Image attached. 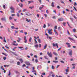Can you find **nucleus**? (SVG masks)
Returning a JSON list of instances; mask_svg holds the SVG:
<instances>
[{
  "label": "nucleus",
  "instance_id": "f257e3e1",
  "mask_svg": "<svg viewBox=\"0 0 77 77\" xmlns=\"http://www.w3.org/2000/svg\"><path fill=\"white\" fill-rule=\"evenodd\" d=\"M47 54L50 57H53V55L52 54H51V52L50 53L49 52H47Z\"/></svg>",
  "mask_w": 77,
  "mask_h": 77
},
{
  "label": "nucleus",
  "instance_id": "f03ea898",
  "mask_svg": "<svg viewBox=\"0 0 77 77\" xmlns=\"http://www.w3.org/2000/svg\"><path fill=\"white\" fill-rule=\"evenodd\" d=\"M68 50H69V51H70L69 53V55L70 56H72V50H71V49H68Z\"/></svg>",
  "mask_w": 77,
  "mask_h": 77
},
{
  "label": "nucleus",
  "instance_id": "7ed1b4c3",
  "mask_svg": "<svg viewBox=\"0 0 77 77\" xmlns=\"http://www.w3.org/2000/svg\"><path fill=\"white\" fill-rule=\"evenodd\" d=\"M58 20L60 22L61 21H63V20H64V19L63 18L61 17L58 19Z\"/></svg>",
  "mask_w": 77,
  "mask_h": 77
},
{
  "label": "nucleus",
  "instance_id": "20e7f679",
  "mask_svg": "<svg viewBox=\"0 0 77 77\" xmlns=\"http://www.w3.org/2000/svg\"><path fill=\"white\" fill-rule=\"evenodd\" d=\"M48 33H49L50 35H51L52 34V32H51V30H52V29H48Z\"/></svg>",
  "mask_w": 77,
  "mask_h": 77
},
{
  "label": "nucleus",
  "instance_id": "39448f33",
  "mask_svg": "<svg viewBox=\"0 0 77 77\" xmlns=\"http://www.w3.org/2000/svg\"><path fill=\"white\" fill-rule=\"evenodd\" d=\"M25 63L27 65H30V63H29V62L28 61H25Z\"/></svg>",
  "mask_w": 77,
  "mask_h": 77
},
{
  "label": "nucleus",
  "instance_id": "423d86ee",
  "mask_svg": "<svg viewBox=\"0 0 77 77\" xmlns=\"http://www.w3.org/2000/svg\"><path fill=\"white\" fill-rule=\"evenodd\" d=\"M34 38H35V39H34L35 44H37L38 42H37V41H36L37 38H36V37L35 36H34Z\"/></svg>",
  "mask_w": 77,
  "mask_h": 77
},
{
  "label": "nucleus",
  "instance_id": "0eeeda50",
  "mask_svg": "<svg viewBox=\"0 0 77 77\" xmlns=\"http://www.w3.org/2000/svg\"><path fill=\"white\" fill-rule=\"evenodd\" d=\"M15 43H16V41H14L13 42V45H14L15 46H17L18 45V44L17 43L16 44H15Z\"/></svg>",
  "mask_w": 77,
  "mask_h": 77
},
{
  "label": "nucleus",
  "instance_id": "6e6552de",
  "mask_svg": "<svg viewBox=\"0 0 77 77\" xmlns=\"http://www.w3.org/2000/svg\"><path fill=\"white\" fill-rule=\"evenodd\" d=\"M24 39L25 40L24 42L25 43H27V38H26V36H24Z\"/></svg>",
  "mask_w": 77,
  "mask_h": 77
},
{
  "label": "nucleus",
  "instance_id": "1a4fd4ad",
  "mask_svg": "<svg viewBox=\"0 0 77 77\" xmlns=\"http://www.w3.org/2000/svg\"><path fill=\"white\" fill-rule=\"evenodd\" d=\"M11 53H12L14 55H15V56H17V54L13 52L12 51H11Z\"/></svg>",
  "mask_w": 77,
  "mask_h": 77
},
{
  "label": "nucleus",
  "instance_id": "9d476101",
  "mask_svg": "<svg viewBox=\"0 0 77 77\" xmlns=\"http://www.w3.org/2000/svg\"><path fill=\"white\" fill-rule=\"evenodd\" d=\"M51 6H52V7H54V2H52L51 4Z\"/></svg>",
  "mask_w": 77,
  "mask_h": 77
},
{
  "label": "nucleus",
  "instance_id": "9b49d317",
  "mask_svg": "<svg viewBox=\"0 0 77 77\" xmlns=\"http://www.w3.org/2000/svg\"><path fill=\"white\" fill-rule=\"evenodd\" d=\"M47 45L46 44L45 45L44 48H43V49H44V50H45L46 49V48H47Z\"/></svg>",
  "mask_w": 77,
  "mask_h": 77
},
{
  "label": "nucleus",
  "instance_id": "f8f14e48",
  "mask_svg": "<svg viewBox=\"0 0 77 77\" xmlns=\"http://www.w3.org/2000/svg\"><path fill=\"white\" fill-rule=\"evenodd\" d=\"M19 60L20 61L21 63H23V60L22 59H19Z\"/></svg>",
  "mask_w": 77,
  "mask_h": 77
},
{
  "label": "nucleus",
  "instance_id": "ddd939ff",
  "mask_svg": "<svg viewBox=\"0 0 77 77\" xmlns=\"http://www.w3.org/2000/svg\"><path fill=\"white\" fill-rule=\"evenodd\" d=\"M53 54H54V55H55V56H57V55H58V54H57L54 52H53Z\"/></svg>",
  "mask_w": 77,
  "mask_h": 77
},
{
  "label": "nucleus",
  "instance_id": "4468645a",
  "mask_svg": "<svg viewBox=\"0 0 77 77\" xmlns=\"http://www.w3.org/2000/svg\"><path fill=\"white\" fill-rule=\"evenodd\" d=\"M42 7H40V8H39V10H41V9H42V8H43V7L44 6V5H42Z\"/></svg>",
  "mask_w": 77,
  "mask_h": 77
},
{
  "label": "nucleus",
  "instance_id": "2eb2a0df",
  "mask_svg": "<svg viewBox=\"0 0 77 77\" xmlns=\"http://www.w3.org/2000/svg\"><path fill=\"white\" fill-rule=\"evenodd\" d=\"M33 2V1H28V4H30V3H32Z\"/></svg>",
  "mask_w": 77,
  "mask_h": 77
},
{
  "label": "nucleus",
  "instance_id": "dca6fc26",
  "mask_svg": "<svg viewBox=\"0 0 77 77\" xmlns=\"http://www.w3.org/2000/svg\"><path fill=\"white\" fill-rule=\"evenodd\" d=\"M10 9H11V10H14V7H13L11 6L10 7Z\"/></svg>",
  "mask_w": 77,
  "mask_h": 77
},
{
  "label": "nucleus",
  "instance_id": "f3484780",
  "mask_svg": "<svg viewBox=\"0 0 77 77\" xmlns=\"http://www.w3.org/2000/svg\"><path fill=\"white\" fill-rule=\"evenodd\" d=\"M14 10H12L11 11V13H15Z\"/></svg>",
  "mask_w": 77,
  "mask_h": 77
},
{
  "label": "nucleus",
  "instance_id": "a211bd4d",
  "mask_svg": "<svg viewBox=\"0 0 77 77\" xmlns=\"http://www.w3.org/2000/svg\"><path fill=\"white\" fill-rule=\"evenodd\" d=\"M31 39H32V37H30L29 40V41L30 42H32V41H31Z\"/></svg>",
  "mask_w": 77,
  "mask_h": 77
},
{
  "label": "nucleus",
  "instance_id": "6ab92c4d",
  "mask_svg": "<svg viewBox=\"0 0 77 77\" xmlns=\"http://www.w3.org/2000/svg\"><path fill=\"white\" fill-rule=\"evenodd\" d=\"M19 6H20V7H21V8H22L23 7V4H20L19 5Z\"/></svg>",
  "mask_w": 77,
  "mask_h": 77
},
{
  "label": "nucleus",
  "instance_id": "aec40b11",
  "mask_svg": "<svg viewBox=\"0 0 77 77\" xmlns=\"http://www.w3.org/2000/svg\"><path fill=\"white\" fill-rule=\"evenodd\" d=\"M38 41L39 43H41V39L39 38L38 39Z\"/></svg>",
  "mask_w": 77,
  "mask_h": 77
},
{
  "label": "nucleus",
  "instance_id": "412c9836",
  "mask_svg": "<svg viewBox=\"0 0 77 77\" xmlns=\"http://www.w3.org/2000/svg\"><path fill=\"white\" fill-rule=\"evenodd\" d=\"M63 25L64 26H65V25L66 24V23H65V22H63Z\"/></svg>",
  "mask_w": 77,
  "mask_h": 77
},
{
  "label": "nucleus",
  "instance_id": "4be33fe9",
  "mask_svg": "<svg viewBox=\"0 0 77 77\" xmlns=\"http://www.w3.org/2000/svg\"><path fill=\"white\" fill-rule=\"evenodd\" d=\"M26 11L27 10L26 9H24L23 11V12H26Z\"/></svg>",
  "mask_w": 77,
  "mask_h": 77
},
{
  "label": "nucleus",
  "instance_id": "5701e85b",
  "mask_svg": "<svg viewBox=\"0 0 77 77\" xmlns=\"http://www.w3.org/2000/svg\"><path fill=\"white\" fill-rule=\"evenodd\" d=\"M4 42H6V38H5V37L4 38Z\"/></svg>",
  "mask_w": 77,
  "mask_h": 77
},
{
  "label": "nucleus",
  "instance_id": "b1692460",
  "mask_svg": "<svg viewBox=\"0 0 77 77\" xmlns=\"http://www.w3.org/2000/svg\"><path fill=\"white\" fill-rule=\"evenodd\" d=\"M58 61H53V62H54V63H58Z\"/></svg>",
  "mask_w": 77,
  "mask_h": 77
},
{
  "label": "nucleus",
  "instance_id": "393cba45",
  "mask_svg": "<svg viewBox=\"0 0 77 77\" xmlns=\"http://www.w3.org/2000/svg\"><path fill=\"white\" fill-rule=\"evenodd\" d=\"M29 8L30 9H33V8H34V6H32V7H29Z\"/></svg>",
  "mask_w": 77,
  "mask_h": 77
},
{
  "label": "nucleus",
  "instance_id": "a878e982",
  "mask_svg": "<svg viewBox=\"0 0 77 77\" xmlns=\"http://www.w3.org/2000/svg\"><path fill=\"white\" fill-rule=\"evenodd\" d=\"M73 32L74 33H75L76 32V29H73Z\"/></svg>",
  "mask_w": 77,
  "mask_h": 77
},
{
  "label": "nucleus",
  "instance_id": "bb28decb",
  "mask_svg": "<svg viewBox=\"0 0 77 77\" xmlns=\"http://www.w3.org/2000/svg\"><path fill=\"white\" fill-rule=\"evenodd\" d=\"M35 47H36V48H38V45H35Z\"/></svg>",
  "mask_w": 77,
  "mask_h": 77
},
{
  "label": "nucleus",
  "instance_id": "cd10ccee",
  "mask_svg": "<svg viewBox=\"0 0 77 77\" xmlns=\"http://www.w3.org/2000/svg\"><path fill=\"white\" fill-rule=\"evenodd\" d=\"M17 65H20V62H17Z\"/></svg>",
  "mask_w": 77,
  "mask_h": 77
},
{
  "label": "nucleus",
  "instance_id": "c85d7f7f",
  "mask_svg": "<svg viewBox=\"0 0 77 77\" xmlns=\"http://www.w3.org/2000/svg\"><path fill=\"white\" fill-rule=\"evenodd\" d=\"M52 18L53 19H56V16H54L52 17Z\"/></svg>",
  "mask_w": 77,
  "mask_h": 77
},
{
  "label": "nucleus",
  "instance_id": "c756f323",
  "mask_svg": "<svg viewBox=\"0 0 77 77\" xmlns=\"http://www.w3.org/2000/svg\"><path fill=\"white\" fill-rule=\"evenodd\" d=\"M46 12L48 14L49 13V12H48V10H46Z\"/></svg>",
  "mask_w": 77,
  "mask_h": 77
},
{
  "label": "nucleus",
  "instance_id": "7c9ffc66",
  "mask_svg": "<svg viewBox=\"0 0 77 77\" xmlns=\"http://www.w3.org/2000/svg\"><path fill=\"white\" fill-rule=\"evenodd\" d=\"M35 62L36 63H37V62H38V59H35Z\"/></svg>",
  "mask_w": 77,
  "mask_h": 77
},
{
  "label": "nucleus",
  "instance_id": "2f4dec72",
  "mask_svg": "<svg viewBox=\"0 0 77 77\" xmlns=\"http://www.w3.org/2000/svg\"><path fill=\"white\" fill-rule=\"evenodd\" d=\"M32 72H36V70H33L32 71Z\"/></svg>",
  "mask_w": 77,
  "mask_h": 77
},
{
  "label": "nucleus",
  "instance_id": "473e14b6",
  "mask_svg": "<svg viewBox=\"0 0 77 77\" xmlns=\"http://www.w3.org/2000/svg\"><path fill=\"white\" fill-rule=\"evenodd\" d=\"M4 67H8V66H9V65H4Z\"/></svg>",
  "mask_w": 77,
  "mask_h": 77
},
{
  "label": "nucleus",
  "instance_id": "72a5a7b5",
  "mask_svg": "<svg viewBox=\"0 0 77 77\" xmlns=\"http://www.w3.org/2000/svg\"><path fill=\"white\" fill-rule=\"evenodd\" d=\"M70 43H68V42H66V45H70Z\"/></svg>",
  "mask_w": 77,
  "mask_h": 77
},
{
  "label": "nucleus",
  "instance_id": "f704fd0d",
  "mask_svg": "<svg viewBox=\"0 0 77 77\" xmlns=\"http://www.w3.org/2000/svg\"><path fill=\"white\" fill-rule=\"evenodd\" d=\"M71 45H70V44L67 45L68 47H69V48H70V47H71Z\"/></svg>",
  "mask_w": 77,
  "mask_h": 77
},
{
  "label": "nucleus",
  "instance_id": "c9c22d12",
  "mask_svg": "<svg viewBox=\"0 0 77 77\" xmlns=\"http://www.w3.org/2000/svg\"><path fill=\"white\" fill-rule=\"evenodd\" d=\"M67 32L68 35H70V33H69V31H68V30H67Z\"/></svg>",
  "mask_w": 77,
  "mask_h": 77
},
{
  "label": "nucleus",
  "instance_id": "e433bc0d",
  "mask_svg": "<svg viewBox=\"0 0 77 77\" xmlns=\"http://www.w3.org/2000/svg\"><path fill=\"white\" fill-rule=\"evenodd\" d=\"M3 7L4 9H5V8H6V6H5V5H3Z\"/></svg>",
  "mask_w": 77,
  "mask_h": 77
},
{
  "label": "nucleus",
  "instance_id": "4c0bfd02",
  "mask_svg": "<svg viewBox=\"0 0 77 77\" xmlns=\"http://www.w3.org/2000/svg\"><path fill=\"white\" fill-rule=\"evenodd\" d=\"M15 16V14H11V16L12 17H14V16Z\"/></svg>",
  "mask_w": 77,
  "mask_h": 77
},
{
  "label": "nucleus",
  "instance_id": "58836bf2",
  "mask_svg": "<svg viewBox=\"0 0 77 77\" xmlns=\"http://www.w3.org/2000/svg\"><path fill=\"white\" fill-rule=\"evenodd\" d=\"M53 47H55L56 46V44L54 43H53Z\"/></svg>",
  "mask_w": 77,
  "mask_h": 77
},
{
  "label": "nucleus",
  "instance_id": "ea45409f",
  "mask_svg": "<svg viewBox=\"0 0 77 77\" xmlns=\"http://www.w3.org/2000/svg\"><path fill=\"white\" fill-rule=\"evenodd\" d=\"M60 62L62 63H65V62L63 61H60Z\"/></svg>",
  "mask_w": 77,
  "mask_h": 77
},
{
  "label": "nucleus",
  "instance_id": "a19ab883",
  "mask_svg": "<svg viewBox=\"0 0 77 77\" xmlns=\"http://www.w3.org/2000/svg\"><path fill=\"white\" fill-rule=\"evenodd\" d=\"M43 27V28H45V27H46V25H45V24H44Z\"/></svg>",
  "mask_w": 77,
  "mask_h": 77
},
{
  "label": "nucleus",
  "instance_id": "79ce46f5",
  "mask_svg": "<svg viewBox=\"0 0 77 77\" xmlns=\"http://www.w3.org/2000/svg\"><path fill=\"white\" fill-rule=\"evenodd\" d=\"M11 29H15V27H14V26H12L11 27Z\"/></svg>",
  "mask_w": 77,
  "mask_h": 77
},
{
  "label": "nucleus",
  "instance_id": "37998d69",
  "mask_svg": "<svg viewBox=\"0 0 77 77\" xmlns=\"http://www.w3.org/2000/svg\"><path fill=\"white\" fill-rule=\"evenodd\" d=\"M37 17L38 18H39V14H38L37 15Z\"/></svg>",
  "mask_w": 77,
  "mask_h": 77
},
{
  "label": "nucleus",
  "instance_id": "c03bdc74",
  "mask_svg": "<svg viewBox=\"0 0 77 77\" xmlns=\"http://www.w3.org/2000/svg\"><path fill=\"white\" fill-rule=\"evenodd\" d=\"M44 57H45V59H48V58H47V56H44Z\"/></svg>",
  "mask_w": 77,
  "mask_h": 77
},
{
  "label": "nucleus",
  "instance_id": "a18cd8bd",
  "mask_svg": "<svg viewBox=\"0 0 77 77\" xmlns=\"http://www.w3.org/2000/svg\"><path fill=\"white\" fill-rule=\"evenodd\" d=\"M1 20H2V21H4V20H5V19L4 18H2Z\"/></svg>",
  "mask_w": 77,
  "mask_h": 77
},
{
  "label": "nucleus",
  "instance_id": "49530a36",
  "mask_svg": "<svg viewBox=\"0 0 77 77\" xmlns=\"http://www.w3.org/2000/svg\"><path fill=\"white\" fill-rule=\"evenodd\" d=\"M53 12H54L55 14H56V10H54L53 11Z\"/></svg>",
  "mask_w": 77,
  "mask_h": 77
},
{
  "label": "nucleus",
  "instance_id": "de8ad7c7",
  "mask_svg": "<svg viewBox=\"0 0 77 77\" xmlns=\"http://www.w3.org/2000/svg\"><path fill=\"white\" fill-rule=\"evenodd\" d=\"M56 46H57V48H58V45L57 43L55 44Z\"/></svg>",
  "mask_w": 77,
  "mask_h": 77
},
{
  "label": "nucleus",
  "instance_id": "09e8293b",
  "mask_svg": "<svg viewBox=\"0 0 77 77\" xmlns=\"http://www.w3.org/2000/svg\"><path fill=\"white\" fill-rule=\"evenodd\" d=\"M49 39H50L51 40V39H52V38L51 37H49Z\"/></svg>",
  "mask_w": 77,
  "mask_h": 77
},
{
  "label": "nucleus",
  "instance_id": "8fccbe9b",
  "mask_svg": "<svg viewBox=\"0 0 77 77\" xmlns=\"http://www.w3.org/2000/svg\"><path fill=\"white\" fill-rule=\"evenodd\" d=\"M9 19L10 20H12V17H9Z\"/></svg>",
  "mask_w": 77,
  "mask_h": 77
},
{
  "label": "nucleus",
  "instance_id": "3c124183",
  "mask_svg": "<svg viewBox=\"0 0 77 77\" xmlns=\"http://www.w3.org/2000/svg\"><path fill=\"white\" fill-rule=\"evenodd\" d=\"M4 60H6V57H4L3 58Z\"/></svg>",
  "mask_w": 77,
  "mask_h": 77
},
{
  "label": "nucleus",
  "instance_id": "603ef678",
  "mask_svg": "<svg viewBox=\"0 0 77 77\" xmlns=\"http://www.w3.org/2000/svg\"><path fill=\"white\" fill-rule=\"evenodd\" d=\"M52 69H54V67L53 66H52Z\"/></svg>",
  "mask_w": 77,
  "mask_h": 77
},
{
  "label": "nucleus",
  "instance_id": "864d4df0",
  "mask_svg": "<svg viewBox=\"0 0 77 77\" xmlns=\"http://www.w3.org/2000/svg\"><path fill=\"white\" fill-rule=\"evenodd\" d=\"M26 20L27 22H29V20L28 19L26 18Z\"/></svg>",
  "mask_w": 77,
  "mask_h": 77
},
{
  "label": "nucleus",
  "instance_id": "5fc2aeb1",
  "mask_svg": "<svg viewBox=\"0 0 77 77\" xmlns=\"http://www.w3.org/2000/svg\"><path fill=\"white\" fill-rule=\"evenodd\" d=\"M5 47H6V48H8V49H9V47H8V46H5Z\"/></svg>",
  "mask_w": 77,
  "mask_h": 77
},
{
  "label": "nucleus",
  "instance_id": "6e6d98bb",
  "mask_svg": "<svg viewBox=\"0 0 77 77\" xmlns=\"http://www.w3.org/2000/svg\"><path fill=\"white\" fill-rule=\"evenodd\" d=\"M74 6H75L77 5V3L76 2H75L74 4Z\"/></svg>",
  "mask_w": 77,
  "mask_h": 77
},
{
  "label": "nucleus",
  "instance_id": "4d7b16f0",
  "mask_svg": "<svg viewBox=\"0 0 77 77\" xmlns=\"http://www.w3.org/2000/svg\"><path fill=\"white\" fill-rule=\"evenodd\" d=\"M20 33H23V30H21L20 31Z\"/></svg>",
  "mask_w": 77,
  "mask_h": 77
},
{
  "label": "nucleus",
  "instance_id": "13d9d810",
  "mask_svg": "<svg viewBox=\"0 0 77 77\" xmlns=\"http://www.w3.org/2000/svg\"><path fill=\"white\" fill-rule=\"evenodd\" d=\"M10 75H11V72L10 71H9V73L8 74V75L9 76H10Z\"/></svg>",
  "mask_w": 77,
  "mask_h": 77
},
{
  "label": "nucleus",
  "instance_id": "bf43d9fd",
  "mask_svg": "<svg viewBox=\"0 0 77 77\" xmlns=\"http://www.w3.org/2000/svg\"><path fill=\"white\" fill-rule=\"evenodd\" d=\"M34 57H35L36 58H37L38 57V56L36 55H34Z\"/></svg>",
  "mask_w": 77,
  "mask_h": 77
},
{
  "label": "nucleus",
  "instance_id": "052dcab7",
  "mask_svg": "<svg viewBox=\"0 0 77 77\" xmlns=\"http://www.w3.org/2000/svg\"><path fill=\"white\" fill-rule=\"evenodd\" d=\"M54 28L55 29H57V26H55L54 27Z\"/></svg>",
  "mask_w": 77,
  "mask_h": 77
},
{
  "label": "nucleus",
  "instance_id": "680f3d73",
  "mask_svg": "<svg viewBox=\"0 0 77 77\" xmlns=\"http://www.w3.org/2000/svg\"><path fill=\"white\" fill-rule=\"evenodd\" d=\"M61 3H63V4L64 3V2H63V1H61Z\"/></svg>",
  "mask_w": 77,
  "mask_h": 77
},
{
  "label": "nucleus",
  "instance_id": "e2e57ef3",
  "mask_svg": "<svg viewBox=\"0 0 77 77\" xmlns=\"http://www.w3.org/2000/svg\"><path fill=\"white\" fill-rule=\"evenodd\" d=\"M66 72H68V71H69L68 69H66Z\"/></svg>",
  "mask_w": 77,
  "mask_h": 77
},
{
  "label": "nucleus",
  "instance_id": "0e129e2a",
  "mask_svg": "<svg viewBox=\"0 0 77 77\" xmlns=\"http://www.w3.org/2000/svg\"><path fill=\"white\" fill-rule=\"evenodd\" d=\"M59 66H60V65H57V67H56V68H58V67H59Z\"/></svg>",
  "mask_w": 77,
  "mask_h": 77
},
{
  "label": "nucleus",
  "instance_id": "69168bd1",
  "mask_svg": "<svg viewBox=\"0 0 77 77\" xmlns=\"http://www.w3.org/2000/svg\"><path fill=\"white\" fill-rule=\"evenodd\" d=\"M44 15L45 17H47V15L46 14H45Z\"/></svg>",
  "mask_w": 77,
  "mask_h": 77
},
{
  "label": "nucleus",
  "instance_id": "338daca9",
  "mask_svg": "<svg viewBox=\"0 0 77 77\" xmlns=\"http://www.w3.org/2000/svg\"><path fill=\"white\" fill-rule=\"evenodd\" d=\"M38 1L40 2V3H41V2H42V0H38Z\"/></svg>",
  "mask_w": 77,
  "mask_h": 77
},
{
  "label": "nucleus",
  "instance_id": "774afa93",
  "mask_svg": "<svg viewBox=\"0 0 77 77\" xmlns=\"http://www.w3.org/2000/svg\"><path fill=\"white\" fill-rule=\"evenodd\" d=\"M18 48H19L21 49V48H23V47H19Z\"/></svg>",
  "mask_w": 77,
  "mask_h": 77
}]
</instances>
